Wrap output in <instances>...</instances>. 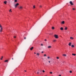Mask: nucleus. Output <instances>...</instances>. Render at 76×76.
I'll return each mask as SVG.
<instances>
[{
    "label": "nucleus",
    "instance_id": "f257e3e1",
    "mask_svg": "<svg viewBox=\"0 0 76 76\" xmlns=\"http://www.w3.org/2000/svg\"><path fill=\"white\" fill-rule=\"evenodd\" d=\"M23 8V6H20L19 7H18V9L19 10H22Z\"/></svg>",
    "mask_w": 76,
    "mask_h": 76
},
{
    "label": "nucleus",
    "instance_id": "f03ea898",
    "mask_svg": "<svg viewBox=\"0 0 76 76\" xmlns=\"http://www.w3.org/2000/svg\"><path fill=\"white\" fill-rule=\"evenodd\" d=\"M19 5V3H17L15 5V8H16Z\"/></svg>",
    "mask_w": 76,
    "mask_h": 76
},
{
    "label": "nucleus",
    "instance_id": "7ed1b4c3",
    "mask_svg": "<svg viewBox=\"0 0 76 76\" xmlns=\"http://www.w3.org/2000/svg\"><path fill=\"white\" fill-rule=\"evenodd\" d=\"M54 37L55 38H56V39H58V35H55L54 36Z\"/></svg>",
    "mask_w": 76,
    "mask_h": 76
},
{
    "label": "nucleus",
    "instance_id": "20e7f679",
    "mask_svg": "<svg viewBox=\"0 0 76 76\" xmlns=\"http://www.w3.org/2000/svg\"><path fill=\"white\" fill-rule=\"evenodd\" d=\"M69 3L70 4H71V5H72V6H73V5H74L72 1H70L69 2Z\"/></svg>",
    "mask_w": 76,
    "mask_h": 76
},
{
    "label": "nucleus",
    "instance_id": "39448f33",
    "mask_svg": "<svg viewBox=\"0 0 76 76\" xmlns=\"http://www.w3.org/2000/svg\"><path fill=\"white\" fill-rule=\"evenodd\" d=\"M71 44H72V42H70L69 43L68 45H69V46H71L72 45Z\"/></svg>",
    "mask_w": 76,
    "mask_h": 76
},
{
    "label": "nucleus",
    "instance_id": "423d86ee",
    "mask_svg": "<svg viewBox=\"0 0 76 76\" xmlns=\"http://www.w3.org/2000/svg\"><path fill=\"white\" fill-rule=\"evenodd\" d=\"M51 46H48V48H51Z\"/></svg>",
    "mask_w": 76,
    "mask_h": 76
},
{
    "label": "nucleus",
    "instance_id": "0eeeda50",
    "mask_svg": "<svg viewBox=\"0 0 76 76\" xmlns=\"http://www.w3.org/2000/svg\"><path fill=\"white\" fill-rule=\"evenodd\" d=\"M60 29H61V31H63V30L64 29L63 27H61L60 28Z\"/></svg>",
    "mask_w": 76,
    "mask_h": 76
},
{
    "label": "nucleus",
    "instance_id": "6e6552de",
    "mask_svg": "<svg viewBox=\"0 0 76 76\" xmlns=\"http://www.w3.org/2000/svg\"><path fill=\"white\" fill-rule=\"evenodd\" d=\"M2 30H3V28H1V29L0 30V32H2Z\"/></svg>",
    "mask_w": 76,
    "mask_h": 76
},
{
    "label": "nucleus",
    "instance_id": "1a4fd4ad",
    "mask_svg": "<svg viewBox=\"0 0 76 76\" xmlns=\"http://www.w3.org/2000/svg\"><path fill=\"white\" fill-rule=\"evenodd\" d=\"M4 4H7V1H5L4 2Z\"/></svg>",
    "mask_w": 76,
    "mask_h": 76
},
{
    "label": "nucleus",
    "instance_id": "9d476101",
    "mask_svg": "<svg viewBox=\"0 0 76 76\" xmlns=\"http://www.w3.org/2000/svg\"><path fill=\"white\" fill-rule=\"evenodd\" d=\"M34 48V47H32L31 48H30V50H33Z\"/></svg>",
    "mask_w": 76,
    "mask_h": 76
},
{
    "label": "nucleus",
    "instance_id": "9b49d317",
    "mask_svg": "<svg viewBox=\"0 0 76 76\" xmlns=\"http://www.w3.org/2000/svg\"><path fill=\"white\" fill-rule=\"evenodd\" d=\"M62 24H64V21H63L61 23Z\"/></svg>",
    "mask_w": 76,
    "mask_h": 76
},
{
    "label": "nucleus",
    "instance_id": "f8f14e48",
    "mask_svg": "<svg viewBox=\"0 0 76 76\" xmlns=\"http://www.w3.org/2000/svg\"><path fill=\"white\" fill-rule=\"evenodd\" d=\"M70 39H73V37H70Z\"/></svg>",
    "mask_w": 76,
    "mask_h": 76
},
{
    "label": "nucleus",
    "instance_id": "ddd939ff",
    "mask_svg": "<svg viewBox=\"0 0 76 76\" xmlns=\"http://www.w3.org/2000/svg\"><path fill=\"white\" fill-rule=\"evenodd\" d=\"M36 55H37V56H39V53H37L36 54Z\"/></svg>",
    "mask_w": 76,
    "mask_h": 76
},
{
    "label": "nucleus",
    "instance_id": "4468645a",
    "mask_svg": "<svg viewBox=\"0 0 76 76\" xmlns=\"http://www.w3.org/2000/svg\"><path fill=\"white\" fill-rule=\"evenodd\" d=\"M72 56H76V54H74V53H72Z\"/></svg>",
    "mask_w": 76,
    "mask_h": 76
},
{
    "label": "nucleus",
    "instance_id": "2eb2a0df",
    "mask_svg": "<svg viewBox=\"0 0 76 76\" xmlns=\"http://www.w3.org/2000/svg\"><path fill=\"white\" fill-rule=\"evenodd\" d=\"M67 27H65V30H67Z\"/></svg>",
    "mask_w": 76,
    "mask_h": 76
},
{
    "label": "nucleus",
    "instance_id": "dca6fc26",
    "mask_svg": "<svg viewBox=\"0 0 76 76\" xmlns=\"http://www.w3.org/2000/svg\"><path fill=\"white\" fill-rule=\"evenodd\" d=\"M71 47H72V48H73L75 46H74V45H71Z\"/></svg>",
    "mask_w": 76,
    "mask_h": 76
},
{
    "label": "nucleus",
    "instance_id": "f3484780",
    "mask_svg": "<svg viewBox=\"0 0 76 76\" xmlns=\"http://www.w3.org/2000/svg\"><path fill=\"white\" fill-rule=\"evenodd\" d=\"M3 56H2L1 58L0 59V60H3Z\"/></svg>",
    "mask_w": 76,
    "mask_h": 76
},
{
    "label": "nucleus",
    "instance_id": "a211bd4d",
    "mask_svg": "<svg viewBox=\"0 0 76 76\" xmlns=\"http://www.w3.org/2000/svg\"><path fill=\"white\" fill-rule=\"evenodd\" d=\"M0 28H1H1H2V26H1V25L0 24Z\"/></svg>",
    "mask_w": 76,
    "mask_h": 76
},
{
    "label": "nucleus",
    "instance_id": "6ab92c4d",
    "mask_svg": "<svg viewBox=\"0 0 76 76\" xmlns=\"http://www.w3.org/2000/svg\"><path fill=\"white\" fill-rule=\"evenodd\" d=\"M14 1L15 3H16V2H17V1H18L17 0H15Z\"/></svg>",
    "mask_w": 76,
    "mask_h": 76
},
{
    "label": "nucleus",
    "instance_id": "aec40b11",
    "mask_svg": "<svg viewBox=\"0 0 76 76\" xmlns=\"http://www.w3.org/2000/svg\"><path fill=\"white\" fill-rule=\"evenodd\" d=\"M9 12H12V9H10L9 10Z\"/></svg>",
    "mask_w": 76,
    "mask_h": 76
},
{
    "label": "nucleus",
    "instance_id": "412c9836",
    "mask_svg": "<svg viewBox=\"0 0 76 76\" xmlns=\"http://www.w3.org/2000/svg\"><path fill=\"white\" fill-rule=\"evenodd\" d=\"M63 56H65V57H66V55L64 54V55H63Z\"/></svg>",
    "mask_w": 76,
    "mask_h": 76
},
{
    "label": "nucleus",
    "instance_id": "4be33fe9",
    "mask_svg": "<svg viewBox=\"0 0 76 76\" xmlns=\"http://www.w3.org/2000/svg\"><path fill=\"white\" fill-rule=\"evenodd\" d=\"M33 8H34V9H35V5L33 6Z\"/></svg>",
    "mask_w": 76,
    "mask_h": 76
},
{
    "label": "nucleus",
    "instance_id": "5701e85b",
    "mask_svg": "<svg viewBox=\"0 0 76 76\" xmlns=\"http://www.w3.org/2000/svg\"><path fill=\"white\" fill-rule=\"evenodd\" d=\"M39 7H40V8H41V7H42V5H40L39 6Z\"/></svg>",
    "mask_w": 76,
    "mask_h": 76
},
{
    "label": "nucleus",
    "instance_id": "b1692460",
    "mask_svg": "<svg viewBox=\"0 0 76 76\" xmlns=\"http://www.w3.org/2000/svg\"><path fill=\"white\" fill-rule=\"evenodd\" d=\"M8 61V60H6L5 61V62H7Z\"/></svg>",
    "mask_w": 76,
    "mask_h": 76
},
{
    "label": "nucleus",
    "instance_id": "393cba45",
    "mask_svg": "<svg viewBox=\"0 0 76 76\" xmlns=\"http://www.w3.org/2000/svg\"><path fill=\"white\" fill-rule=\"evenodd\" d=\"M48 59H49V58H50V56H48Z\"/></svg>",
    "mask_w": 76,
    "mask_h": 76
},
{
    "label": "nucleus",
    "instance_id": "a878e982",
    "mask_svg": "<svg viewBox=\"0 0 76 76\" xmlns=\"http://www.w3.org/2000/svg\"><path fill=\"white\" fill-rule=\"evenodd\" d=\"M52 29H54V27H52Z\"/></svg>",
    "mask_w": 76,
    "mask_h": 76
},
{
    "label": "nucleus",
    "instance_id": "bb28decb",
    "mask_svg": "<svg viewBox=\"0 0 76 76\" xmlns=\"http://www.w3.org/2000/svg\"><path fill=\"white\" fill-rule=\"evenodd\" d=\"M56 40H54L53 41V42H56Z\"/></svg>",
    "mask_w": 76,
    "mask_h": 76
},
{
    "label": "nucleus",
    "instance_id": "cd10ccee",
    "mask_svg": "<svg viewBox=\"0 0 76 76\" xmlns=\"http://www.w3.org/2000/svg\"><path fill=\"white\" fill-rule=\"evenodd\" d=\"M46 56H47L46 55V54H44V57H46Z\"/></svg>",
    "mask_w": 76,
    "mask_h": 76
},
{
    "label": "nucleus",
    "instance_id": "c85d7f7f",
    "mask_svg": "<svg viewBox=\"0 0 76 76\" xmlns=\"http://www.w3.org/2000/svg\"><path fill=\"white\" fill-rule=\"evenodd\" d=\"M56 58H57V59H59V57H56Z\"/></svg>",
    "mask_w": 76,
    "mask_h": 76
},
{
    "label": "nucleus",
    "instance_id": "c756f323",
    "mask_svg": "<svg viewBox=\"0 0 76 76\" xmlns=\"http://www.w3.org/2000/svg\"><path fill=\"white\" fill-rule=\"evenodd\" d=\"M50 74H52L53 73V72H50Z\"/></svg>",
    "mask_w": 76,
    "mask_h": 76
},
{
    "label": "nucleus",
    "instance_id": "7c9ffc66",
    "mask_svg": "<svg viewBox=\"0 0 76 76\" xmlns=\"http://www.w3.org/2000/svg\"><path fill=\"white\" fill-rule=\"evenodd\" d=\"M24 39H26V37H25L24 38Z\"/></svg>",
    "mask_w": 76,
    "mask_h": 76
},
{
    "label": "nucleus",
    "instance_id": "2f4dec72",
    "mask_svg": "<svg viewBox=\"0 0 76 76\" xmlns=\"http://www.w3.org/2000/svg\"><path fill=\"white\" fill-rule=\"evenodd\" d=\"M42 72H43V73H44V72H45V71L43 70L42 71Z\"/></svg>",
    "mask_w": 76,
    "mask_h": 76
},
{
    "label": "nucleus",
    "instance_id": "473e14b6",
    "mask_svg": "<svg viewBox=\"0 0 76 76\" xmlns=\"http://www.w3.org/2000/svg\"><path fill=\"white\" fill-rule=\"evenodd\" d=\"M69 72H70V73H72V71H70Z\"/></svg>",
    "mask_w": 76,
    "mask_h": 76
},
{
    "label": "nucleus",
    "instance_id": "72a5a7b5",
    "mask_svg": "<svg viewBox=\"0 0 76 76\" xmlns=\"http://www.w3.org/2000/svg\"><path fill=\"white\" fill-rule=\"evenodd\" d=\"M39 72H37V74H39Z\"/></svg>",
    "mask_w": 76,
    "mask_h": 76
},
{
    "label": "nucleus",
    "instance_id": "f704fd0d",
    "mask_svg": "<svg viewBox=\"0 0 76 76\" xmlns=\"http://www.w3.org/2000/svg\"><path fill=\"white\" fill-rule=\"evenodd\" d=\"M72 9L73 10H75V8H73Z\"/></svg>",
    "mask_w": 76,
    "mask_h": 76
},
{
    "label": "nucleus",
    "instance_id": "c9c22d12",
    "mask_svg": "<svg viewBox=\"0 0 76 76\" xmlns=\"http://www.w3.org/2000/svg\"><path fill=\"white\" fill-rule=\"evenodd\" d=\"M41 45H42V46H43V44H41Z\"/></svg>",
    "mask_w": 76,
    "mask_h": 76
},
{
    "label": "nucleus",
    "instance_id": "e433bc0d",
    "mask_svg": "<svg viewBox=\"0 0 76 76\" xmlns=\"http://www.w3.org/2000/svg\"><path fill=\"white\" fill-rule=\"evenodd\" d=\"M14 38H16V37L15 36H14Z\"/></svg>",
    "mask_w": 76,
    "mask_h": 76
},
{
    "label": "nucleus",
    "instance_id": "4c0bfd02",
    "mask_svg": "<svg viewBox=\"0 0 76 76\" xmlns=\"http://www.w3.org/2000/svg\"><path fill=\"white\" fill-rule=\"evenodd\" d=\"M45 41H47V39H45Z\"/></svg>",
    "mask_w": 76,
    "mask_h": 76
},
{
    "label": "nucleus",
    "instance_id": "58836bf2",
    "mask_svg": "<svg viewBox=\"0 0 76 76\" xmlns=\"http://www.w3.org/2000/svg\"><path fill=\"white\" fill-rule=\"evenodd\" d=\"M48 63H50V61H49Z\"/></svg>",
    "mask_w": 76,
    "mask_h": 76
},
{
    "label": "nucleus",
    "instance_id": "ea45409f",
    "mask_svg": "<svg viewBox=\"0 0 76 76\" xmlns=\"http://www.w3.org/2000/svg\"><path fill=\"white\" fill-rule=\"evenodd\" d=\"M42 53H44V52L42 51Z\"/></svg>",
    "mask_w": 76,
    "mask_h": 76
},
{
    "label": "nucleus",
    "instance_id": "a19ab883",
    "mask_svg": "<svg viewBox=\"0 0 76 76\" xmlns=\"http://www.w3.org/2000/svg\"><path fill=\"white\" fill-rule=\"evenodd\" d=\"M72 68H75L73 67V66H72Z\"/></svg>",
    "mask_w": 76,
    "mask_h": 76
},
{
    "label": "nucleus",
    "instance_id": "79ce46f5",
    "mask_svg": "<svg viewBox=\"0 0 76 76\" xmlns=\"http://www.w3.org/2000/svg\"><path fill=\"white\" fill-rule=\"evenodd\" d=\"M25 72H26V70H24Z\"/></svg>",
    "mask_w": 76,
    "mask_h": 76
},
{
    "label": "nucleus",
    "instance_id": "37998d69",
    "mask_svg": "<svg viewBox=\"0 0 76 76\" xmlns=\"http://www.w3.org/2000/svg\"><path fill=\"white\" fill-rule=\"evenodd\" d=\"M34 54H36V53H35V52H34Z\"/></svg>",
    "mask_w": 76,
    "mask_h": 76
},
{
    "label": "nucleus",
    "instance_id": "c03bdc74",
    "mask_svg": "<svg viewBox=\"0 0 76 76\" xmlns=\"http://www.w3.org/2000/svg\"><path fill=\"white\" fill-rule=\"evenodd\" d=\"M12 60H13V58H12Z\"/></svg>",
    "mask_w": 76,
    "mask_h": 76
},
{
    "label": "nucleus",
    "instance_id": "a18cd8bd",
    "mask_svg": "<svg viewBox=\"0 0 76 76\" xmlns=\"http://www.w3.org/2000/svg\"><path fill=\"white\" fill-rule=\"evenodd\" d=\"M39 71H40V70H38V72H39Z\"/></svg>",
    "mask_w": 76,
    "mask_h": 76
},
{
    "label": "nucleus",
    "instance_id": "49530a36",
    "mask_svg": "<svg viewBox=\"0 0 76 76\" xmlns=\"http://www.w3.org/2000/svg\"><path fill=\"white\" fill-rule=\"evenodd\" d=\"M59 76H61V75H59Z\"/></svg>",
    "mask_w": 76,
    "mask_h": 76
},
{
    "label": "nucleus",
    "instance_id": "de8ad7c7",
    "mask_svg": "<svg viewBox=\"0 0 76 76\" xmlns=\"http://www.w3.org/2000/svg\"><path fill=\"white\" fill-rule=\"evenodd\" d=\"M45 76H47V75H45Z\"/></svg>",
    "mask_w": 76,
    "mask_h": 76
},
{
    "label": "nucleus",
    "instance_id": "09e8293b",
    "mask_svg": "<svg viewBox=\"0 0 76 76\" xmlns=\"http://www.w3.org/2000/svg\"><path fill=\"white\" fill-rule=\"evenodd\" d=\"M40 72H41V71H40Z\"/></svg>",
    "mask_w": 76,
    "mask_h": 76
}]
</instances>
